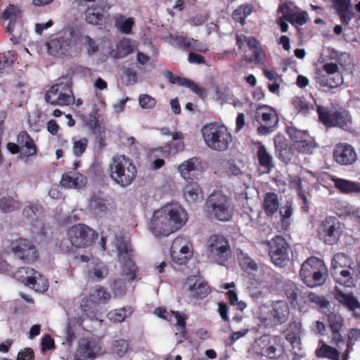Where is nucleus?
I'll return each instance as SVG.
<instances>
[{"mask_svg":"<svg viewBox=\"0 0 360 360\" xmlns=\"http://www.w3.org/2000/svg\"><path fill=\"white\" fill-rule=\"evenodd\" d=\"M300 276L302 282L309 288H314L323 285L328 277V268L323 260L311 257L302 264Z\"/></svg>","mask_w":360,"mask_h":360,"instance_id":"1","label":"nucleus"},{"mask_svg":"<svg viewBox=\"0 0 360 360\" xmlns=\"http://www.w3.org/2000/svg\"><path fill=\"white\" fill-rule=\"evenodd\" d=\"M254 350L257 355L270 360H283L286 353L283 338L278 335L264 334L256 339Z\"/></svg>","mask_w":360,"mask_h":360,"instance_id":"2","label":"nucleus"},{"mask_svg":"<svg viewBox=\"0 0 360 360\" xmlns=\"http://www.w3.org/2000/svg\"><path fill=\"white\" fill-rule=\"evenodd\" d=\"M111 179L122 187L129 186L136 176V167L131 160L125 155H117L113 157L109 165Z\"/></svg>","mask_w":360,"mask_h":360,"instance_id":"3","label":"nucleus"},{"mask_svg":"<svg viewBox=\"0 0 360 360\" xmlns=\"http://www.w3.org/2000/svg\"><path fill=\"white\" fill-rule=\"evenodd\" d=\"M290 309L285 301H276L271 306L259 308L257 319L266 328H274L285 323L289 317Z\"/></svg>","mask_w":360,"mask_h":360,"instance_id":"4","label":"nucleus"},{"mask_svg":"<svg viewBox=\"0 0 360 360\" xmlns=\"http://www.w3.org/2000/svg\"><path fill=\"white\" fill-rule=\"evenodd\" d=\"M201 132L206 145L214 150H226L232 141L227 128L214 122L205 125Z\"/></svg>","mask_w":360,"mask_h":360,"instance_id":"5","label":"nucleus"},{"mask_svg":"<svg viewBox=\"0 0 360 360\" xmlns=\"http://www.w3.org/2000/svg\"><path fill=\"white\" fill-rule=\"evenodd\" d=\"M206 205L209 214L214 219L228 221L233 214L231 199L221 191H214L207 198Z\"/></svg>","mask_w":360,"mask_h":360,"instance_id":"6","label":"nucleus"},{"mask_svg":"<svg viewBox=\"0 0 360 360\" xmlns=\"http://www.w3.org/2000/svg\"><path fill=\"white\" fill-rule=\"evenodd\" d=\"M46 103L53 105L68 106L75 101L72 82H59L53 84L45 94Z\"/></svg>","mask_w":360,"mask_h":360,"instance_id":"7","label":"nucleus"},{"mask_svg":"<svg viewBox=\"0 0 360 360\" xmlns=\"http://www.w3.org/2000/svg\"><path fill=\"white\" fill-rule=\"evenodd\" d=\"M104 354L101 342L94 337H83L78 341L74 360H94Z\"/></svg>","mask_w":360,"mask_h":360,"instance_id":"8","label":"nucleus"},{"mask_svg":"<svg viewBox=\"0 0 360 360\" xmlns=\"http://www.w3.org/2000/svg\"><path fill=\"white\" fill-rule=\"evenodd\" d=\"M67 236L76 248H86L91 246L98 238L95 230L84 224H77L68 229Z\"/></svg>","mask_w":360,"mask_h":360,"instance_id":"9","label":"nucleus"},{"mask_svg":"<svg viewBox=\"0 0 360 360\" xmlns=\"http://www.w3.org/2000/svg\"><path fill=\"white\" fill-rule=\"evenodd\" d=\"M207 251L217 263L224 265L231 254L228 240L220 235H212L207 242Z\"/></svg>","mask_w":360,"mask_h":360,"instance_id":"10","label":"nucleus"},{"mask_svg":"<svg viewBox=\"0 0 360 360\" xmlns=\"http://www.w3.org/2000/svg\"><path fill=\"white\" fill-rule=\"evenodd\" d=\"M319 238L326 245H333L339 240L341 235L340 224L335 217H326L319 226Z\"/></svg>","mask_w":360,"mask_h":360,"instance_id":"11","label":"nucleus"},{"mask_svg":"<svg viewBox=\"0 0 360 360\" xmlns=\"http://www.w3.org/2000/svg\"><path fill=\"white\" fill-rule=\"evenodd\" d=\"M269 247V255L272 262L278 266H285L289 260V245L284 238L281 236H274L271 240L264 242Z\"/></svg>","mask_w":360,"mask_h":360,"instance_id":"12","label":"nucleus"},{"mask_svg":"<svg viewBox=\"0 0 360 360\" xmlns=\"http://www.w3.org/2000/svg\"><path fill=\"white\" fill-rule=\"evenodd\" d=\"M10 248L14 255L26 264H32L39 258V253L32 241L25 238L12 240Z\"/></svg>","mask_w":360,"mask_h":360,"instance_id":"13","label":"nucleus"},{"mask_svg":"<svg viewBox=\"0 0 360 360\" xmlns=\"http://www.w3.org/2000/svg\"><path fill=\"white\" fill-rule=\"evenodd\" d=\"M150 230L156 237L168 236L175 231L162 209L155 210L150 222Z\"/></svg>","mask_w":360,"mask_h":360,"instance_id":"14","label":"nucleus"},{"mask_svg":"<svg viewBox=\"0 0 360 360\" xmlns=\"http://www.w3.org/2000/svg\"><path fill=\"white\" fill-rule=\"evenodd\" d=\"M186 284L188 285V296L191 301L202 300L211 292V288L208 283L195 276H188Z\"/></svg>","mask_w":360,"mask_h":360,"instance_id":"15","label":"nucleus"},{"mask_svg":"<svg viewBox=\"0 0 360 360\" xmlns=\"http://www.w3.org/2000/svg\"><path fill=\"white\" fill-rule=\"evenodd\" d=\"M333 157L336 163L340 165H351L357 160L354 148L347 143H337L333 150Z\"/></svg>","mask_w":360,"mask_h":360,"instance_id":"16","label":"nucleus"},{"mask_svg":"<svg viewBox=\"0 0 360 360\" xmlns=\"http://www.w3.org/2000/svg\"><path fill=\"white\" fill-rule=\"evenodd\" d=\"M333 295L335 300L349 311L352 312L354 317H360V302L353 292L345 293L335 287Z\"/></svg>","mask_w":360,"mask_h":360,"instance_id":"17","label":"nucleus"},{"mask_svg":"<svg viewBox=\"0 0 360 360\" xmlns=\"http://www.w3.org/2000/svg\"><path fill=\"white\" fill-rule=\"evenodd\" d=\"M161 209L171 221L172 225L175 226V231L187 221V212L179 203L167 204Z\"/></svg>","mask_w":360,"mask_h":360,"instance_id":"18","label":"nucleus"},{"mask_svg":"<svg viewBox=\"0 0 360 360\" xmlns=\"http://www.w3.org/2000/svg\"><path fill=\"white\" fill-rule=\"evenodd\" d=\"M327 319L331 332L330 342L338 347L340 343H345V339L341 334L345 326L344 318L339 313L330 312L327 315Z\"/></svg>","mask_w":360,"mask_h":360,"instance_id":"19","label":"nucleus"},{"mask_svg":"<svg viewBox=\"0 0 360 360\" xmlns=\"http://www.w3.org/2000/svg\"><path fill=\"white\" fill-rule=\"evenodd\" d=\"M182 238H175L170 248L172 262L179 266L186 265L193 255L189 247L185 244L182 245Z\"/></svg>","mask_w":360,"mask_h":360,"instance_id":"20","label":"nucleus"},{"mask_svg":"<svg viewBox=\"0 0 360 360\" xmlns=\"http://www.w3.org/2000/svg\"><path fill=\"white\" fill-rule=\"evenodd\" d=\"M71 43L72 39L70 37L63 36L54 37L46 43L48 53L56 57L63 56L68 53Z\"/></svg>","mask_w":360,"mask_h":360,"instance_id":"21","label":"nucleus"},{"mask_svg":"<svg viewBox=\"0 0 360 360\" xmlns=\"http://www.w3.org/2000/svg\"><path fill=\"white\" fill-rule=\"evenodd\" d=\"M284 290L290 305L294 308H297L300 311H304L305 292L294 283L286 284L284 287Z\"/></svg>","mask_w":360,"mask_h":360,"instance_id":"22","label":"nucleus"},{"mask_svg":"<svg viewBox=\"0 0 360 360\" xmlns=\"http://www.w3.org/2000/svg\"><path fill=\"white\" fill-rule=\"evenodd\" d=\"M302 331V324L300 321L290 322L288 327L283 330L284 338L290 344L292 349H295L301 345Z\"/></svg>","mask_w":360,"mask_h":360,"instance_id":"23","label":"nucleus"},{"mask_svg":"<svg viewBox=\"0 0 360 360\" xmlns=\"http://www.w3.org/2000/svg\"><path fill=\"white\" fill-rule=\"evenodd\" d=\"M60 183L64 188H79L85 186L86 178L79 172L70 171L62 175Z\"/></svg>","mask_w":360,"mask_h":360,"instance_id":"24","label":"nucleus"},{"mask_svg":"<svg viewBox=\"0 0 360 360\" xmlns=\"http://www.w3.org/2000/svg\"><path fill=\"white\" fill-rule=\"evenodd\" d=\"M17 143L20 146L21 155L30 157L37 154V148L32 138L26 131H20L17 136Z\"/></svg>","mask_w":360,"mask_h":360,"instance_id":"25","label":"nucleus"},{"mask_svg":"<svg viewBox=\"0 0 360 360\" xmlns=\"http://www.w3.org/2000/svg\"><path fill=\"white\" fill-rule=\"evenodd\" d=\"M202 169V160L198 158L193 157L179 165L178 172L184 179H189L191 174L201 172Z\"/></svg>","mask_w":360,"mask_h":360,"instance_id":"26","label":"nucleus"},{"mask_svg":"<svg viewBox=\"0 0 360 360\" xmlns=\"http://www.w3.org/2000/svg\"><path fill=\"white\" fill-rule=\"evenodd\" d=\"M256 118L266 124L274 125L278 121L276 110L267 105H259L255 110Z\"/></svg>","mask_w":360,"mask_h":360,"instance_id":"27","label":"nucleus"},{"mask_svg":"<svg viewBox=\"0 0 360 360\" xmlns=\"http://www.w3.org/2000/svg\"><path fill=\"white\" fill-rule=\"evenodd\" d=\"M333 3L341 22L348 25L353 18V13L349 10L351 0H333Z\"/></svg>","mask_w":360,"mask_h":360,"instance_id":"28","label":"nucleus"},{"mask_svg":"<svg viewBox=\"0 0 360 360\" xmlns=\"http://www.w3.org/2000/svg\"><path fill=\"white\" fill-rule=\"evenodd\" d=\"M280 202L278 195L274 192H267L264 195L262 210L267 217H273L278 210Z\"/></svg>","mask_w":360,"mask_h":360,"instance_id":"29","label":"nucleus"},{"mask_svg":"<svg viewBox=\"0 0 360 360\" xmlns=\"http://www.w3.org/2000/svg\"><path fill=\"white\" fill-rule=\"evenodd\" d=\"M351 269L342 268L333 270L331 271V275L337 283L345 288H353L355 285V279L350 271Z\"/></svg>","mask_w":360,"mask_h":360,"instance_id":"30","label":"nucleus"},{"mask_svg":"<svg viewBox=\"0 0 360 360\" xmlns=\"http://www.w3.org/2000/svg\"><path fill=\"white\" fill-rule=\"evenodd\" d=\"M184 196L188 202L193 203L203 200V193L195 182H189L184 188Z\"/></svg>","mask_w":360,"mask_h":360,"instance_id":"31","label":"nucleus"},{"mask_svg":"<svg viewBox=\"0 0 360 360\" xmlns=\"http://www.w3.org/2000/svg\"><path fill=\"white\" fill-rule=\"evenodd\" d=\"M291 105L293 109L303 116H307L314 110V104L307 101V98L304 96H295L291 99Z\"/></svg>","mask_w":360,"mask_h":360,"instance_id":"32","label":"nucleus"},{"mask_svg":"<svg viewBox=\"0 0 360 360\" xmlns=\"http://www.w3.org/2000/svg\"><path fill=\"white\" fill-rule=\"evenodd\" d=\"M245 41H246L248 46L253 53L250 56H245V60L248 63H259L262 60L261 55L263 53V50L259 41L252 37H245Z\"/></svg>","mask_w":360,"mask_h":360,"instance_id":"33","label":"nucleus"},{"mask_svg":"<svg viewBox=\"0 0 360 360\" xmlns=\"http://www.w3.org/2000/svg\"><path fill=\"white\" fill-rule=\"evenodd\" d=\"M335 117L334 127H339L344 130H349L352 128V118L348 110L340 108L336 110Z\"/></svg>","mask_w":360,"mask_h":360,"instance_id":"34","label":"nucleus"},{"mask_svg":"<svg viewBox=\"0 0 360 360\" xmlns=\"http://www.w3.org/2000/svg\"><path fill=\"white\" fill-rule=\"evenodd\" d=\"M304 301H305L304 311H307V306L309 303L314 304L321 309L328 308L330 305L329 301L323 295H319L314 292L306 291Z\"/></svg>","mask_w":360,"mask_h":360,"instance_id":"35","label":"nucleus"},{"mask_svg":"<svg viewBox=\"0 0 360 360\" xmlns=\"http://www.w3.org/2000/svg\"><path fill=\"white\" fill-rule=\"evenodd\" d=\"M316 112L319 121L327 128L334 127L335 115L336 110H330L328 108L323 105H317Z\"/></svg>","mask_w":360,"mask_h":360,"instance_id":"36","label":"nucleus"},{"mask_svg":"<svg viewBox=\"0 0 360 360\" xmlns=\"http://www.w3.org/2000/svg\"><path fill=\"white\" fill-rule=\"evenodd\" d=\"M257 157L259 165L265 169L266 173H269L274 165L273 163V158L271 155L267 152L266 147L261 144L257 152Z\"/></svg>","mask_w":360,"mask_h":360,"instance_id":"37","label":"nucleus"},{"mask_svg":"<svg viewBox=\"0 0 360 360\" xmlns=\"http://www.w3.org/2000/svg\"><path fill=\"white\" fill-rule=\"evenodd\" d=\"M253 10L254 6L252 4H241L233 11L232 18L241 25H244L247 17L252 13Z\"/></svg>","mask_w":360,"mask_h":360,"instance_id":"38","label":"nucleus"},{"mask_svg":"<svg viewBox=\"0 0 360 360\" xmlns=\"http://www.w3.org/2000/svg\"><path fill=\"white\" fill-rule=\"evenodd\" d=\"M139 268L131 257L125 259L123 257L122 274L129 282L134 281L137 278Z\"/></svg>","mask_w":360,"mask_h":360,"instance_id":"39","label":"nucleus"},{"mask_svg":"<svg viewBox=\"0 0 360 360\" xmlns=\"http://www.w3.org/2000/svg\"><path fill=\"white\" fill-rule=\"evenodd\" d=\"M330 179L334 183L335 187L341 193H349L359 190L358 185L349 180L338 178L334 176H333Z\"/></svg>","mask_w":360,"mask_h":360,"instance_id":"40","label":"nucleus"},{"mask_svg":"<svg viewBox=\"0 0 360 360\" xmlns=\"http://www.w3.org/2000/svg\"><path fill=\"white\" fill-rule=\"evenodd\" d=\"M335 75V78L332 79V82H339V79L340 78V75H342L340 72V68L337 63H326L322 65L321 68H318L316 70L315 75Z\"/></svg>","mask_w":360,"mask_h":360,"instance_id":"41","label":"nucleus"},{"mask_svg":"<svg viewBox=\"0 0 360 360\" xmlns=\"http://www.w3.org/2000/svg\"><path fill=\"white\" fill-rule=\"evenodd\" d=\"M335 78V75H315L314 79L317 84H319L321 86L327 87L329 89H334L340 86L344 82V79L342 75H340V78L339 79V82H332V79Z\"/></svg>","mask_w":360,"mask_h":360,"instance_id":"42","label":"nucleus"},{"mask_svg":"<svg viewBox=\"0 0 360 360\" xmlns=\"http://www.w3.org/2000/svg\"><path fill=\"white\" fill-rule=\"evenodd\" d=\"M86 20L91 25H101L104 21V15L101 11L94 6H89L85 11Z\"/></svg>","mask_w":360,"mask_h":360,"instance_id":"43","label":"nucleus"},{"mask_svg":"<svg viewBox=\"0 0 360 360\" xmlns=\"http://www.w3.org/2000/svg\"><path fill=\"white\" fill-rule=\"evenodd\" d=\"M133 309L130 307H122L110 311L107 316L113 323H122L127 316H131Z\"/></svg>","mask_w":360,"mask_h":360,"instance_id":"44","label":"nucleus"},{"mask_svg":"<svg viewBox=\"0 0 360 360\" xmlns=\"http://www.w3.org/2000/svg\"><path fill=\"white\" fill-rule=\"evenodd\" d=\"M352 259L345 253L339 252L333 256L331 262V271L342 268L352 269Z\"/></svg>","mask_w":360,"mask_h":360,"instance_id":"45","label":"nucleus"},{"mask_svg":"<svg viewBox=\"0 0 360 360\" xmlns=\"http://www.w3.org/2000/svg\"><path fill=\"white\" fill-rule=\"evenodd\" d=\"M316 356L321 358H327L330 360H339L340 352L335 347L323 343L316 350Z\"/></svg>","mask_w":360,"mask_h":360,"instance_id":"46","label":"nucleus"},{"mask_svg":"<svg viewBox=\"0 0 360 360\" xmlns=\"http://www.w3.org/2000/svg\"><path fill=\"white\" fill-rule=\"evenodd\" d=\"M289 8L287 5L281 7V12L283 13V18L285 20L293 23L294 22L298 25H302L307 21L305 13H288Z\"/></svg>","mask_w":360,"mask_h":360,"instance_id":"47","label":"nucleus"},{"mask_svg":"<svg viewBox=\"0 0 360 360\" xmlns=\"http://www.w3.org/2000/svg\"><path fill=\"white\" fill-rule=\"evenodd\" d=\"M134 51V46L128 39H123L120 41L117 45L115 51H113V57L115 58H122Z\"/></svg>","mask_w":360,"mask_h":360,"instance_id":"48","label":"nucleus"},{"mask_svg":"<svg viewBox=\"0 0 360 360\" xmlns=\"http://www.w3.org/2000/svg\"><path fill=\"white\" fill-rule=\"evenodd\" d=\"M43 211V207L38 204H31L26 206L22 211L23 215L31 221L39 219Z\"/></svg>","mask_w":360,"mask_h":360,"instance_id":"49","label":"nucleus"},{"mask_svg":"<svg viewBox=\"0 0 360 360\" xmlns=\"http://www.w3.org/2000/svg\"><path fill=\"white\" fill-rule=\"evenodd\" d=\"M36 271L33 268L20 267L16 272V276L22 283L29 286L32 283Z\"/></svg>","mask_w":360,"mask_h":360,"instance_id":"50","label":"nucleus"},{"mask_svg":"<svg viewBox=\"0 0 360 360\" xmlns=\"http://www.w3.org/2000/svg\"><path fill=\"white\" fill-rule=\"evenodd\" d=\"M89 297L93 302L98 304L105 303L110 299L111 295L103 287L98 286Z\"/></svg>","mask_w":360,"mask_h":360,"instance_id":"51","label":"nucleus"},{"mask_svg":"<svg viewBox=\"0 0 360 360\" xmlns=\"http://www.w3.org/2000/svg\"><path fill=\"white\" fill-rule=\"evenodd\" d=\"M20 202L11 197H3L0 199V210L6 213L11 212L20 208Z\"/></svg>","mask_w":360,"mask_h":360,"instance_id":"52","label":"nucleus"},{"mask_svg":"<svg viewBox=\"0 0 360 360\" xmlns=\"http://www.w3.org/2000/svg\"><path fill=\"white\" fill-rule=\"evenodd\" d=\"M238 259L240 266L245 271H256L257 269V264L250 257L248 254L243 252L238 254Z\"/></svg>","mask_w":360,"mask_h":360,"instance_id":"53","label":"nucleus"},{"mask_svg":"<svg viewBox=\"0 0 360 360\" xmlns=\"http://www.w3.org/2000/svg\"><path fill=\"white\" fill-rule=\"evenodd\" d=\"M33 278L32 283L29 285L30 288L37 292H44L48 290L49 283L44 276L36 271V274Z\"/></svg>","mask_w":360,"mask_h":360,"instance_id":"54","label":"nucleus"},{"mask_svg":"<svg viewBox=\"0 0 360 360\" xmlns=\"http://www.w3.org/2000/svg\"><path fill=\"white\" fill-rule=\"evenodd\" d=\"M292 147L297 152L301 153H311L315 147L314 141L310 136L302 141H297V143H292Z\"/></svg>","mask_w":360,"mask_h":360,"instance_id":"55","label":"nucleus"},{"mask_svg":"<svg viewBox=\"0 0 360 360\" xmlns=\"http://www.w3.org/2000/svg\"><path fill=\"white\" fill-rule=\"evenodd\" d=\"M115 25L121 32L128 34L131 32L134 20L132 18L125 19L124 16L120 15L115 19Z\"/></svg>","mask_w":360,"mask_h":360,"instance_id":"56","label":"nucleus"},{"mask_svg":"<svg viewBox=\"0 0 360 360\" xmlns=\"http://www.w3.org/2000/svg\"><path fill=\"white\" fill-rule=\"evenodd\" d=\"M191 39L184 35H172L170 37L171 44L177 49L188 50L191 45Z\"/></svg>","mask_w":360,"mask_h":360,"instance_id":"57","label":"nucleus"},{"mask_svg":"<svg viewBox=\"0 0 360 360\" xmlns=\"http://www.w3.org/2000/svg\"><path fill=\"white\" fill-rule=\"evenodd\" d=\"M184 149V143L182 141L176 143H170L165 146L160 148V151L165 157H169L172 153H177Z\"/></svg>","mask_w":360,"mask_h":360,"instance_id":"58","label":"nucleus"},{"mask_svg":"<svg viewBox=\"0 0 360 360\" xmlns=\"http://www.w3.org/2000/svg\"><path fill=\"white\" fill-rule=\"evenodd\" d=\"M129 349V343L124 339L115 340L112 345V353L119 357H122Z\"/></svg>","mask_w":360,"mask_h":360,"instance_id":"59","label":"nucleus"},{"mask_svg":"<svg viewBox=\"0 0 360 360\" xmlns=\"http://www.w3.org/2000/svg\"><path fill=\"white\" fill-rule=\"evenodd\" d=\"M286 132L292 141V143H297V141H302L310 136L307 131H302L294 127H288Z\"/></svg>","mask_w":360,"mask_h":360,"instance_id":"60","label":"nucleus"},{"mask_svg":"<svg viewBox=\"0 0 360 360\" xmlns=\"http://www.w3.org/2000/svg\"><path fill=\"white\" fill-rule=\"evenodd\" d=\"M17 56L14 51H8L0 54V70L12 65L17 60Z\"/></svg>","mask_w":360,"mask_h":360,"instance_id":"61","label":"nucleus"},{"mask_svg":"<svg viewBox=\"0 0 360 360\" xmlns=\"http://www.w3.org/2000/svg\"><path fill=\"white\" fill-rule=\"evenodd\" d=\"M96 304L91 300V298L85 297L81 302V309L83 314L87 317L93 318L96 316Z\"/></svg>","mask_w":360,"mask_h":360,"instance_id":"62","label":"nucleus"},{"mask_svg":"<svg viewBox=\"0 0 360 360\" xmlns=\"http://www.w3.org/2000/svg\"><path fill=\"white\" fill-rule=\"evenodd\" d=\"M91 209L101 212H105L108 210L107 200L99 196H93L89 202Z\"/></svg>","mask_w":360,"mask_h":360,"instance_id":"63","label":"nucleus"},{"mask_svg":"<svg viewBox=\"0 0 360 360\" xmlns=\"http://www.w3.org/2000/svg\"><path fill=\"white\" fill-rule=\"evenodd\" d=\"M89 143V140L86 137L75 141L72 146V151L75 156L81 157L85 152Z\"/></svg>","mask_w":360,"mask_h":360,"instance_id":"64","label":"nucleus"}]
</instances>
